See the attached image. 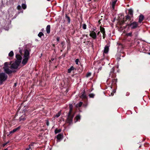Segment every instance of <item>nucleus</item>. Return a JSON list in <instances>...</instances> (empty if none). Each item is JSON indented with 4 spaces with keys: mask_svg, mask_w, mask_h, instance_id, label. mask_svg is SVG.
<instances>
[{
    "mask_svg": "<svg viewBox=\"0 0 150 150\" xmlns=\"http://www.w3.org/2000/svg\"><path fill=\"white\" fill-rule=\"evenodd\" d=\"M16 60L15 62H13L11 64V69H17L21 62L22 57L21 55L18 54H16Z\"/></svg>",
    "mask_w": 150,
    "mask_h": 150,
    "instance_id": "1",
    "label": "nucleus"
},
{
    "mask_svg": "<svg viewBox=\"0 0 150 150\" xmlns=\"http://www.w3.org/2000/svg\"><path fill=\"white\" fill-rule=\"evenodd\" d=\"M73 108V106L72 105H69V112L68 116V122L70 124L72 122V119L73 117V116H71V113L72 111Z\"/></svg>",
    "mask_w": 150,
    "mask_h": 150,
    "instance_id": "2",
    "label": "nucleus"
},
{
    "mask_svg": "<svg viewBox=\"0 0 150 150\" xmlns=\"http://www.w3.org/2000/svg\"><path fill=\"white\" fill-rule=\"evenodd\" d=\"M7 78V76L4 73H0V80L3 81L6 80Z\"/></svg>",
    "mask_w": 150,
    "mask_h": 150,
    "instance_id": "3",
    "label": "nucleus"
},
{
    "mask_svg": "<svg viewBox=\"0 0 150 150\" xmlns=\"http://www.w3.org/2000/svg\"><path fill=\"white\" fill-rule=\"evenodd\" d=\"M95 29H93V30L90 32L89 34L90 36L94 39H96L97 37L96 33L95 32Z\"/></svg>",
    "mask_w": 150,
    "mask_h": 150,
    "instance_id": "4",
    "label": "nucleus"
},
{
    "mask_svg": "<svg viewBox=\"0 0 150 150\" xmlns=\"http://www.w3.org/2000/svg\"><path fill=\"white\" fill-rule=\"evenodd\" d=\"M8 64V62L5 63L4 69L5 72L9 74V69Z\"/></svg>",
    "mask_w": 150,
    "mask_h": 150,
    "instance_id": "5",
    "label": "nucleus"
},
{
    "mask_svg": "<svg viewBox=\"0 0 150 150\" xmlns=\"http://www.w3.org/2000/svg\"><path fill=\"white\" fill-rule=\"evenodd\" d=\"M130 26L131 28L134 29L137 27L138 23L136 22H134L130 24Z\"/></svg>",
    "mask_w": 150,
    "mask_h": 150,
    "instance_id": "6",
    "label": "nucleus"
},
{
    "mask_svg": "<svg viewBox=\"0 0 150 150\" xmlns=\"http://www.w3.org/2000/svg\"><path fill=\"white\" fill-rule=\"evenodd\" d=\"M29 54L30 53L29 50L26 49L25 51L24 57L29 58Z\"/></svg>",
    "mask_w": 150,
    "mask_h": 150,
    "instance_id": "7",
    "label": "nucleus"
},
{
    "mask_svg": "<svg viewBox=\"0 0 150 150\" xmlns=\"http://www.w3.org/2000/svg\"><path fill=\"white\" fill-rule=\"evenodd\" d=\"M29 58L24 57V58L22 60V64L23 65H25L27 63Z\"/></svg>",
    "mask_w": 150,
    "mask_h": 150,
    "instance_id": "8",
    "label": "nucleus"
},
{
    "mask_svg": "<svg viewBox=\"0 0 150 150\" xmlns=\"http://www.w3.org/2000/svg\"><path fill=\"white\" fill-rule=\"evenodd\" d=\"M100 31L103 34V38H104L105 35V29L103 28L100 27Z\"/></svg>",
    "mask_w": 150,
    "mask_h": 150,
    "instance_id": "9",
    "label": "nucleus"
},
{
    "mask_svg": "<svg viewBox=\"0 0 150 150\" xmlns=\"http://www.w3.org/2000/svg\"><path fill=\"white\" fill-rule=\"evenodd\" d=\"M144 19V16L142 15H140L139 17V22L141 23Z\"/></svg>",
    "mask_w": 150,
    "mask_h": 150,
    "instance_id": "10",
    "label": "nucleus"
},
{
    "mask_svg": "<svg viewBox=\"0 0 150 150\" xmlns=\"http://www.w3.org/2000/svg\"><path fill=\"white\" fill-rule=\"evenodd\" d=\"M109 48L108 46H105V47L103 51V54L104 55V53L107 54L108 52Z\"/></svg>",
    "mask_w": 150,
    "mask_h": 150,
    "instance_id": "11",
    "label": "nucleus"
},
{
    "mask_svg": "<svg viewBox=\"0 0 150 150\" xmlns=\"http://www.w3.org/2000/svg\"><path fill=\"white\" fill-rule=\"evenodd\" d=\"M80 97L82 99H85L86 98V95L84 91L82 93V94L80 96Z\"/></svg>",
    "mask_w": 150,
    "mask_h": 150,
    "instance_id": "12",
    "label": "nucleus"
},
{
    "mask_svg": "<svg viewBox=\"0 0 150 150\" xmlns=\"http://www.w3.org/2000/svg\"><path fill=\"white\" fill-rule=\"evenodd\" d=\"M20 129V127H18L15 128L14 129H13V130L10 132V134L16 132V131L19 130Z\"/></svg>",
    "mask_w": 150,
    "mask_h": 150,
    "instance_id": "13",
    "label": "nucleus"
},
{
    "mask_svg": "<svg viewBox=\"0 0 150 150\" xmlns=\"http://www.w3.org/2000/svg\"><path fill=\"white\" fill-rule=\"evenodd\" d=\"M50 25H48L47 26L46 30V31L47 33L49 34L50 32Z\"/></svg>",
    "mask_w": 150,
    "mask_h": 150,
    "instance_id": "14",
    "label": "nucleus"
},
{
    "mask_svg": "<svg viewBox=\"0 0 150 150\" xmlns=\"http://www.w3.org/2000/svg\"><path fill=\"white\" fill-rule=\"evenodd\" d=\"M117 1V0H116L112 1V8L113 9H114L115 6L116 4Z\"/></svg>",
    "mask_w": 150,
    "mask_h": 150,
    "instance_id": "15",
    "label": "nucleus"
},
{
    "mask_svg": "<svg viewBox=\"0 0 150 150\" xmlns=\"http://www.w3.org/2000/svg\"><path fill=\"white\" fill-rule=\"evenodd\" d=\"M62 135L59 134L57 136V138L58 139L60 140L62 138Z\"/></svg>",
    "mask_w": 150,
    "mask_h": 150,
    "instance_id": "16",
    "label": "nucleus"
},
{
    "mask_svg": "<svg viewBox=\"0 0 150 150\" xmlns=\"http://www.w3.org/2000/svg\"><path fill=\"white\" fill-rule=\"evenodd\" d=\"M129 14L132 16L133 14V11L131 9H129L128 10Z\"/></svg>",
    "mask_w": 150,
    "mask_h": 150,
    "instance_id": "17",
    "label": "nucleus"
},
{
    "mask_svg": "<svg viewBox=\"0 0 150 150\" xmlns=\"http://www.w3.org/2000/svg\"><path fill=\"white\" fill-rule=\"evenodd\" d=\"M74 69V67H71L68 70V72L69 73H70L71 71Z\"/></svg>",
    "mask_w": 150,
    "mask_h": 150,
    "instance_id": "18",
    "label": "nucleus"
},
{
    "mask_svg": "<svg viewBox=\"0 0 150 150\" xmlns=\"http://www.w3.org/2000/svg\"><path fill=\"white\" fill-rule=\"evenodd\" d=\"M80 117L79 115H77L75 117L76 120L75 121V122H77L80 119Z\"/></svg>",
    "mask_w": 150,
    "mask_h": 150,
    "instance_id": "19",
    "label": "nucleus"
},
{
    "mask_svg": "<svg viewBox=\"0 0 150 150\" xmlns=\"http://www.w3.org/2000/svg\"><path fill=\"white\" fill-rule=\"evenodd\" d=\"M61 131V130L60 129H56L55 130V132L56 134H57L58 133L60 132Z\"/></svg>",
    "mask_w": 150,
    "mask_h": 150,
    "instance_id": "20",
    "label": "nucleus"
},
{
    "mask_svg": "<svg viewBox=\"0 0 150 150\" xmlns=\"http://www.w3.org/2000/svg\"><path fill=\"white\" fill-rule=\"evenodd\" d=\"M22 7L23 8V9H25L26 8V6L25 4H22Z\"/></svg>",
    "mask_w": 150,
    "mask_h": 150,
    "instance_id": "21",
    "label": "nucleus"
},
{
    "mask_svg": "<svg viewBox=\"0 0 150 150\" xmlns=\"http://www.w3.org/2000/svg\"><path fill=\"white\" fill-rule=\"evenodd\" d=\"M44 35L43 33L42 32H40L38 34V36L40 37L41 38V36Z\"/></svg>",
    "mask_w": 150,
    "mask_h": 150,
    "instance_id": "22",
    "label": "nucleus"
},
{
    "mask_svg": "<svg viewBox=\"0 0 150 150\" xmlns=\"http://www.w3.org/2000/svg\"><path fill=\"white\" fill-rule=\"evenodd\" d=\"M125 18L126 20H129L130 19V16L128 15L125 16Z\"/></svg>",
    "mask_w": 150,
    "mask_h": 150,
    "instance_id": "23",
    "label": "nucleus"
},
{
    "mask_svg": "<svg viewBox=\"0 0 150 150\" xmlns=\"http://www.w3.org/2000/svg\"><path fill=\"white\" fill-rule=\"evenodd\" d=\"M132 32H130L129 33H127L126 35L127 36H131L132 35Z\"/></svg>",
    "mask_w": 150,
    "mask_h": 150,
    "instance_id": "24",
    "label": "nucleus"
},
{
    "mask_svg": "<svg viewBox=\"0 0 150 150\" xmlns=\"http://www.w3.org/2000/svg\"><path fill=\"white\" fill-rule=\"evenodd\" d=\"M60 114L61 112H59L56 115L55 117H58L60 116Z\"/></svg>",
    "mask_w": 150,
    "mask_h": 150,
    "instance_id": "25",
    "label": "nucleus"
},
{
    "mask_svg": "<svg viewBox=\"0 0 150 150\" xmlns=\"http://www.w3.org/2000/svg\"><path fill=\"white\" fill-rule=\"evenodd\" d=\"M83 28L84 29H86V24H84L83 25Z\"/></svg>",
    "mask_w": 150,
    "mask_h": 150,
    "instance_id": "26",
    "label": "nucleus"
},
{
    "mask_svg": "<svg viewBox=\"0 0 150 150\" xmlns=\"http://www.w3.org/2000/svg\"><path fill=\"white\" fill-rule=\"evenodd\" d=\"M17 9L19 10H21V7L20 5H18L17 7Z\"/></svg>",
    "mask_w": 150,
    "mask_h": 150,
    "instance_id": "27",
    "label": "nucleus"
},
{
    "mask_svg": "<svg viewBox=\"0 0 150 150\" xmlns=\"http://www.w3.org/2000/svg\"><path fill=\"white\" fill-rule=\"evenodd\" d=\"M13 55V52L12 51L10 52V57H12Z\"/></svg>",
    "mask_w": 150,
    "mask_h": 150,
    "instance_id": "28",
    "label": "nucleus"
},
{
    "mask_svg": "<svg viewBox=\"0 0 150 150\" xmlns=\"http://www.w3.org/2000/svg\"><path fill=\"white\" fill-rule=\"evenodd\" d=\"M91 75V73H88L86 75V76L87 77H89Z\"/></svg>",
    "mask_w": 150,
    "mask_h": 150,
    "instance_id": "29",
    "label": "nucleus"
},
{
    "mask_svg": "<svg viewBox=\"0 0 150 150\" xmlns=\"http://www.w3.org/2000/svg\"><path fill=\"white\" fill-rule=\"evenodd\" d=\"M89 96L91 98H93L94 96V95L93 94H90L89 95Z\"/></svg>",
    "mask_w": 150,
    "mask_h": 150,
    "instance_id": "30",
    "label": "nucleus"
},
{
    "mask_svg": "<svg viewBox=\"0 0 150 150\" xmlns=\"http://www.w3.org/2000/svg\"><path fill=\"white\" fill-rule=\"evenodd\" d=\"M82 102H80L78 104V106L79 107H80L82 105Z\"/></svg>",
    "mask_w": 150,
    "mask_h": 150,
    "instance_id": "31",
    "label": "nucleus"
},
{
    "mask_svg": "<svg viewBox=\"0 0 150 150\" xmlns=\"http://www.w3.org/2000/svg\"><path fill=\"white\" fill-rule=\"evenodd\" d=\"M75 62H76V64H78V62H79V60L78 59H76V60H75Z\"/></svg>",
    "mask_w": 150,
    "mask_h": 150,
    "instance_id": "32",
    "label": "nucleus"
},
{
    "mask_svg": "<svg viewBox=\"0 0 150 150\" xmlns=\"http://www.w3.org/2000/svg\"><path fill=\"white\" fill-rule=\"evenodd\" d=\"M30 149H31V147L30 146V145H29V147L28 148H27L25 150H29Z\"/></svg>",
    "mask_w": 150,
    "mask_h": 150,
    "instance_id": "33",
    "label": "nucleus"
},
{
    "mask_svg": "<svg viewBox=\"0 0 150 150\" xmlns=\"http://www.w3.org/2000/svg\"><path fill=\"white\" fill-rule=\"evenodd\" d=\"M8 143V142H7L6 143H4L3 144V147L4 146H5L6 145V144Z\"/></svg>",
    "mask_w": 150,
    "mask_h": 150,
    "instance_id": "34",
    "label": "nucleus"
},
{
    "mask_svg": "<svg viewBox=\"0 0 150 150\" xmlns=\"http://www.w3.org/2000/svg\"><path fill=\"white\" fill-rule=\"evenodd\" d=\"M67 18L68 20V22L69 23L70 22V18L69 17H68V16L67 17Z\"/></svg>",
    "mask_w": 150,
    "mask_h": 150,
    "instance_id": "35",
    "label": "nucleus"
},
{
    "mask_svg": "<svg viewBox=\"0 0 150 150\" xmlns=\"http://www.w3.org/2000/svg\"><path fill=\"white\" fill-rule=\"evenodd\" d=\"M67 18L68 20V22L69 23L70 22V18L69 17H68V16L67 17Z\"/></svg>",
    "mask_w": 150,
    "mask_h": 150,
    "instance_id": "36",
    "label": "nucleus"
},
{
    "mask_svg": "<svg viewBox=\"0 0 150 150\" xmlns=\"http://www.w3.org/2000/svg\"><path fill=\"white\" fill-rule=\"evenodd\" d=\"M25 119H23L22 118V117H21L20 118V121L21 120H24Z\"/></svg>",
    "mask_w": 150,
    "mask_h": 150,
    "instance_id": "37",
    "label": "nucleus"
},
{
    "mask_svg": "<svg viewBox=\"0 0 150 150\" xmlns=\"http://www.w3.org/2000/svg\"><path fill=\"white\" fill-rule=\"evenodd\" d=\"M46 125L47 126H49V123L48 121H47L46 122Z\"/></svg>",
    "mask_w": 150,
    "mask_h": 150,
    "instance_id": "38",
    "label": "nucleus"
},
{
    "mask_svg": "<svg viewBox=\"0 0 150 150\" xmlns=\"http://www.w3.org/2000/svg\"><path fill=\"white\" fill-rule=\"evenodd\" d=\"M59 37H57V41L58 42L59 41Z\"/></svg>",
    "mask_w": 150,
    "mask_h": 150,
    "instance_id": "39",
    "label": "nucleus"
},
{
    "mask_svg": "<svg viewBox=\"0 0 150 150\" xmlns=\"http://www.w3.org/2000/svg\"><path fill=\"white\" fill-rule=\"evenodd\" d=\"M117 80L116 79H114L112 81V82H114V81H115V82H116L117 81H116Z\"/></svg>",
    "mask_w": 150,
    "mask_h": 150,
    "instance_id": "40",
    "label": "nucleus"
},
{
    "mask_svg": "<svg viewBox=\"0 0 150 150\" xmlns=\"http://www.w3.org/2000/svg\"><path fill=\"white\" fill-rule=\"evenodd\" d=\"M17 83H15L14 84L13 86V87H16V86Z\"/></svg>",
    "mask_w": 150,
    "mask_h": 150,
    "instance_id": "41",
    "label": "nucleus"
},
{
    "mask_svg": "<svg viewBox=\"0 0 150 150\" xmlns=\"http://www.w3.org/2000/svg\"><path fill=\"white\" fill-rule=\"evenodd\" d=\"M2 81L0 80V85L1 84H2Z\"/></svg>",
    "mask_w": 150,
    "mask_h": 150,
    "instance_id": "42",
    "label": "nucleus"
},
{
    "mask_svg": "<svg viewBox=\"0 0 150 150\" xmlns=\"http://www.w3.org/2000/svg\"><path fill=\"white\" fill-rule=\"evenodd\" d=\"M100 33V31H99L97 33V35H99V34Z\"/></svg>",
    "mask_w": 150,
    "mask_h": 150,
    "instance_id": "43",
    "label": "nucleus"
},
{
    "mask_svg": "<svg viewBox=\"0 0 150 150\" xmlns=\"http://www.w3.org/2000/svg\"><path fill=\"white\" fill-rule=\"evenodd\" d=\"M7 149H4L3 150H7Z\"/></svg>",
    "mask_w": 150,
    "mask_h": 150,
    "instance_id": "44",
    "label": "nucleus"
},
{
    "mask_svg": "<svg viewBox=\"0 0 150 150\" xmlns=\"http://www.w3.org/2000/svg\"><path fill=\"white\" fill-rule=\"evenodd\" d=\"M125 21H125L124 20H123V22H125Z\"/></svg>",
    "mask_w": 150,
    "mask_h": 150,
    "instance_id": "45",
    "label": "nucleus"
},
{
    "mask_svg": "<svg viewBox=\"0 0 150 150\" xmlns=\"http://www.w3.org/2000/svg\"><path fill=\"white\" fill-rule=\"evenodd\" d=\"M148 54L149 55H150V52L148 53Z\"/></svg>",
    "mask_w": 150,
    "mask_h": 150,
    "instance_id": "46",
    "label": "nucleus"
},
{
    "mask_svg": "<svg viewBox=\"0 0 150 150\" xmlns=\"http://www.w3.org/2000/svg\"><path fill=\"white\" fill-rule=\"evenodd\" d=\"M47 0V1H50V0Z\"/></svg>",
    "mask_w": 150,
    "mask_h": 150,
    "instance_id": "47",
    "label": "nucleus"
},
{
    "mask_svg": "<svg viewBox=\"0 0 150 150\" xmlns=\"http://www.w3.org/2000/svg\"><path fill=\"white\" fill-rule=\"evenodd\" d=\"M91 0H88V1H90Z\"/></svg>",
    "mask_w": 150,
    "mask_h": 150,
    "instance_id": "48",
    "label": "nucleus"
},
{
    "mask_svg": "<svg viewBox=\"0 0 150 150\" xmlns=\"http://www.w3.org/2000/svg\"><path fill=\"white\" fill-rule=\"evenodd\" d=\"M8 55L9 56V53H8Z\"/></svg>",
    "mask_w": 150,
    "mask_h": 150,
    "instance_id": "49",
    "label": "nucleus"
},
{
    "mask_svg": "<svg viewBox=\"0 0 150 150\" xmlns=\"http://www.w3.org/2000/svg\"><path fill=\"white\" fill-rule=\"evenodd\" d=\"M52 59V60H54L53 59Z\"/></svg>",
    "mask_w": 150,
    "mask_h": 150,
    "instance_id": "50",
    "label": "nucleus"
},
{
    "mask_svg": "<svg viewBox=\"0 0 150 150\" xmlns=\"http://www.w3.org/2000/svg\"><path fill=\"white\" fill-rule=\"evenodd\" d=\"M11 72V71H10V73Z\"/></svg>",
    "mask_w": 150,
    "mask_h": 150,
    "instance_id": "51",
    "label": "nucleus"
},
{
    "mask_svg": "<svg viewBox=\"0 0 150 150\" xmlns=\"http://www.w3.org/2000/svg\"><path fill=\"white\" fill-rule=\"evenodd\" d=\"M33 146V145H32H32H31V146Z\"/></svg>",
    "mask_w": 150,
    "mask_h": 150,
    "instance_id": "52",
    "label": "nucleus"
},
{
    "mask_svg": "<svg viewBox=\"0 0 150 150\" xmlns=\"http://www.w3.org/2000/svg\"><path fill=\"white\" fill-rule=\"evenodd\" d=\"M141 147V146H139V147Z\"/></svg>",
    "mask_w": 150,
    "mask_h": 150,
    "instance_id": "53",
    "label": "nucleus"
}]
</instances>
